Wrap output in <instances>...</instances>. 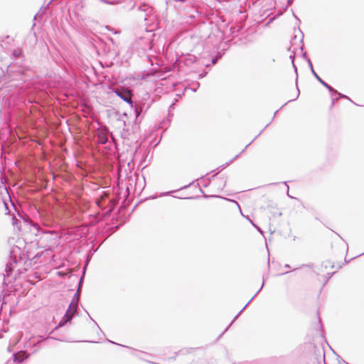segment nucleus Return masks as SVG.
<instances>
[{
	"label": "nucleus",
	"mask_w": 364,
	"mask_h": 364,
	"mask_svg": "<svg viewBox=\"0 0 364 364\" xmlns=\"http://www.w3.org/2000/svg\"><path fill=\"white\" fill-rule=\"evenodd\" d=\"M356 105H358V104H355ZM359 106H364V105L360 104Z\"/></svg>",
	"instance_id": "obj_48"
},
{
	"label": "nucleus",
	"mask_w": 364,
	"mask_h": 364,
	"mask_svg": "<svg viewBox=\"0 0 364 364\" xmlns=\"http://www.w3.org/2000/svg\"><path fill=\"white\" fill-rule=\"evenodd\" d=\"M227 183V178L221 176L219 178V181L217 183L218 188L220 190H223Z\"/></svg>",
	"instance_id": "obj_16"
},
{
	"label": "nucleus",
	"mask_w": 364,
	"mask_h": 364,
	"mask_svg": "<svg viewBox=\"0 0 364 364\" xmlns=\"http://www.w3.org/2000/svg\"><path fill=\"white\" fill-rule=\"evenodd\" d=\"M41 254H42V252H41V253L38 252V253H37V254L33 257V259H38L41 256Z\"/></svg>",
	"instance_id": "obj_30"
},
{
	"label": "nucleus",
	"mask_w": 364,
	"mask_h": 364,
	"mask_svg": "<svg viewBox=\"0 0 364 364\" xmlns=\"http://www.w3.org/2000/svg\"><path fill=\"white\" fill-rule=\"evenodd\" d=\"M218 173H219V172H217L216 173H215L214 175H213V176H211V178H208V181H211V179H213V178H215V177L218 174ZM209 183H210V182H208V183H205V184L204 185V186H205V187H206V186H208V185Z\"/></svg>",
	"instance_id": "obj_26"
},
{
	"label": "nucleus",
	"mask_w": 364,
	"mask_h": 364,
	"mask_svg": "<svg viewBox=\"0 0 364 364\" xmlns=\"http://www.w3.org/2000/svg\"><path fill=\"white\" fill-rule=\"evenodd\" d=\"M200 191L203 194H204V192H203V191L201 188L200 189Z\"/></svg>",
	"instance_id": "obj_45"
},
{
	"label": "nucleus",
	"mask_w": 364,
	"mask_h": 364,
	"mask_svg": "<svg viewBox=\"0 0 364 364\" xmlns=\"http://www.w3.org/2000/svg\"><path fill=\"white\" fill-rule=\"evenodd\" d=\"M118 97L122 99L124 101L127 102L132 107H134V113H135V119L134 124H137V118L142 112L144 108L146 107V109H148L150 107V103H146L143 100L141 102H136L132 100V95H126V94H132L133 92H114Z\"/></svg>",
	"instance_id": "obj_2"
},
{
	"label": "nucleus",
	"mask_w": 364,
	"mask_h": 364,
	"mask_svg": "<svg viewBox=\"0 0 364 364\" xmlns=\"http://www.w3.org/2000/svg\"><path fill=\"white\" fill-rule=\"evenodd\" d=\"M313 75L315 76V77L326 87L328 90L330 92H335L337 91L334 88H333L331 86H330L328 84H327L326 82H324L322 78H321L315 71H313Z\"/></svg>",
	"instance_id": "obj_12"
},
{
	"label": "nucleus",
	"mask_w": 364,
	"mask_h": 364,
	"mask_svg": "<svg viewBox=\"0 0 364 364\" xmlns=\"http://www.w3.org/2000/svg\"><path fill=\"white\" fill-rule=\"evenodd\" d=\"M331 93V107L333 106L336 101L341 98H346L348 100H350L346 95H343L341 92H330Z\"/></svg>",
	"instance_id": "obj_11"
},
{
	"label": "nucleus",
	"mask_w": 364,
	"mask_h": 364,
	"mask_svg": "<svg viewBox=\"0 0 364 364\" xmlns=\"http://www.w3.org/2000/svg\"><path fill=\"white\" fill-rule=\"evenodd\" d=\"M306 61H307V63H308V64H309V67L311 68V72L313 73V71H314V70L313 65H312V63L311 62V60L309 58H306Z\"/></svg>",
	"instance_id": "obj_24"
},
{
	"label": "nucleus",
	"mask_w": 364,
	"mask_h": 364,
	"mask_svg": "<svg viewBox=\"0 0 364 364\" xmlns=\"http://www.w3.org/2000/svg\"><path fill=\"white\" fill-rule=\"evenodd\" d=\"M109 131L107 128L100 129L97 130V142L101 144H105L108 142Z\"/></svg>",
	"instance_id": "obj_6"
},
{
	"label": "nucleus",
	"mask_w": 364,
	"mask_h": 364,
	"mask_svg": "<svg viewBox=\"0 0 364 364\" xmlns=\"http://www.w3.org/2000/svg\"><path fill=\"white\" fill-rule=\"evenodd\" d=\"M75 93L76 94V95H75V96H78V95H77V94H78L79 92H75Z\"/></svg>",
	"instance_id": "obj_46"
},
{
	"label": "nucleus",
	"mask_w": 364,
	"mask_h": 364,
	"mask_svg": "<svg viewBox=\"0 0 364 364\" xmlns=\"http://www.w3.org/2000/svg\"><path fill=\"white\" fill-rule=\"evenodd\" d=\"M132 355H135V356H137L136 354H135L134 353H133Z\"/></svg>",
	"instance_id": "obj_59"
},
{
	"label": "nucleus",
	"mask_w": 364,
	"mask_h": 364,
	"mask_svg": "<svg viewBox=\"0 0 364 364\" xmlns=\"http://www.w3.org/2000/svg\"><path fill=\"white\" fill-rule=\"evenodd\" d=\"M147 362L149 363H151V364H156L154 362H151V361H147Z\"/></svg>",
	"instance_id": "obj_43"
},
{
	"label": "nucleus",
	"mask_w": 364,
	"mask_h": 364,
	"mask_svg": "<svg viewBox=\"0 0 364 364\" xmlns=\"http://www.w3.org/2000/svg\"><path fill=\"white\" fill-rule=\"evenodd\" d=\"M113 114L117 118L119 126L126 127L125 119L127 118V114L125 112L121 114L119 111H114Z\"/></svg>",
	"instance_id": "obj_10"
},
{
	"label": "nucleus",
	"mask_w": 364,
	"mask_h": 364,
	"mask_svg": "<svg viewBox=\"0 0 364 364\" xmlns=\"http://www.w3.org/2000/svg\"><path fill=\"white\" fill-rule=\"evenodd\" d=\"M170 122H171V119H167V123H168V124H169V123H170Z\"/></svg>",
	"instance_id": "obj_44"
},
{
	"label": "nucleus",
	"mask_w": 364,
	"mask_h": 364,
	"mask_svg": "<svg viewBox=\"0 0 364 364\" xmlns=\"http://www.w3.org/2000/svg\"><path fill=\"white\" fill-rule=\"evenodd\" d=\"M109 342H110L111 343H113V344L119 345L118 343H114V342H113V341H109Z\"/></svg>",
	"instance_id": "obj_40"
},
{
	"label": "nucleus",
	"mask_w": 364,
	"mask_h": 364,
	"mask_svg": "<svg viewBox=\"0 0 364 364\" xmlns=\"http://www.w3.org/2000/svg\"><path fill=\"white\" fill-rule=\"evenodd\" d=\"M296 90H297V92L300 91L297 86H296Z\"/></svg>",
	"instance_id": "obj_51"
},
{
	"label": "nucleus",
	"mask_w": 364,
	"mask_h": 364,
	"mask_svg": "<svg viewBox=\"0 0 364 364\" xmlns=\"http://www.w3.org/2000/svg\"><path fill=\"white\" fill-rule=\"evenodd\" d=\"M12 55L15 58H20L22 55V50L21 48L15 49L14 50Z\"/></svg>",
	"instance_id": "obj_20"
},
{
	"label": "nucleus",
	"mask_w": 364,
	"mask_h": 364,
	"mask_svg": "<svg viewBox=\"0 0 364 364\" xmlns=\"http://www.w3.org/2000/svg\"><path fill=\"white\" fill-rule=\"evenodd\" d=\"M121 346H122L125 347L124 346H122V345H121ZM126 347H127V348H129V346H126Z\"/></svg>",
	"instance_id": "obj_60"
},
{
	"label": "nucleus",
	"mask_w": 364,
	"mask_h": 364,
	"mask_svg": "<svg viewBox=\"0 0 364 364\" xmlns=\"http://www.w3.org/2000/svg\"><path fill=\"white\" fill-rule=\"evenodd\" d=\"M184 95V92H182V94H177V98H175L173 102L170 105L168 112H170L171 109H174V105L177 102L178 98L181 97L182 95Z\"/></svg>",
	"instance_id": "obj_21"
},
{
	"label": "nucleus",
	"mask_w": 364,
	"mask_h": 364,
	"mask_svg": "<svg viewBox=\"0 0 364 364\" xmlns=\"http://www.w3.org/2000/svg\"><path fill=\"white\" fill-rule=\"evenodd\" d=\"M21 249L14 246L11 248L10 255L9 257L8 262L6 264L5 271L9 276L14 269V265L17 264L19 261H21Z\"/></svg>",
	"instance_id": "obj_3"
},
{
	"label": "nucleus",
	"mask_w": 364,
	"mask_h": 364,
	"mask_svg": "<svg viewBox=\"0 0 364 364\" xmlns=\"http://www.w3.org/2000/svg\"><path fill=\"white\" fill-rule=\"evenodd\" d=\"M46 248V250H50V248H46V247H44Z\"/></svg>",
	"instance_id": "obj_58"
},
{
	"label": "nucleus",
	"mask_w": 364,
	"mask_h": 364,
	"mask_svg": "<svg viewBox=\"0 0 364 364\" xmlns=\"http://www.w3.org/2000/svg\"><path fill=\"white\" fill-rule=\"evenodd\" d=\"M299 94H300V92H296L294 95H292V97H291V99H289V100L287 102H285V103H284V105H282V106L279 109H277V110L274 112V116H273V117H272V120H273V119H274V118L275 117V116H276L277 113V112H279V110H280L283 107H284L287 103H289V102H292V101H294V100H297V99L299 98Z\"/></svg>",
	"instance_id": "obj_15"
},
{
	"label": "nucleus",
	"mask_w": 364,
	"mask_h": 364,
	"mask_svg": "<svg viewBox=\"0 0 364 364\" xmlns=\"http://www.w3.org/2000/svg\"><path fill=\"white\" fill-rule=\"evenodd\" d=\"M89 316H90L89 315ZM90 319H91L92 321H93V322H94L95 325V326H97V327L100 330V327H99L98 324L97 323V322H96L95 321H94L91 317H90Z\"/></svg>",
	"instance_id": "obj_34"
},
{
	"label": "nucleus",
	"mask_w": 364,
	"mask_h": 364,
	"mask_svg": "<svg viewBox=\"0 0 364 364\" xmlns=\"http://www.w3.org/2000/svg\"><path fill=\"white\" fill-rule=\"evenodd\" d=\"M29 357V354L26 350H19L13 353V360L17 363H21Z\"/></svg>",
	"instance_id": "obj_9"
},
{
	"label": "nucleus",
	"mask_w": 364,
	"mask_h": 364,
	"mask_svg": "<svg viewBox=\"0 0 364 364\" xmlns=\"http://www.w3.org/2000/svg\"><path fill=\"white\" fill-rule=\"evenodd\" d=\"M184 199H192L193 198L192 197H187V198H183Z\"/></svg>",
	"instance_id": "obj_42"
},
{
	"label": "nucleus",
	"mask_w": 364,
	"mask_h": 364,
	"mask_svg": "<svg viewBox=\"0 0 364 364\" xmlns=\"http://www.w3.org/2000/svg\"><path fill=\"white\" fill-rule=\"evenodd\" d=\"M284 267L288 269L291 268L289 264H285Z\"/></svg>",
	"instance_id": "obj_38"
},
{
	"label": "nucleus",
	"mask_w": 364,
	"mask_h": 364,
	"mask_svg": "<svg viewBox=\"0 0 364 364\" xmlns=\"http://www.w3.org/2000/svg\"><path fill=\"white\" fill-rule=\"evenodd\" d=\"M80 301V293L79 289H77V291L74 294L73 299L71 302H73V304H76L77 310L78 309V304Z\"/></svg>",
	"instance_id": "obj_18"
},
{
	"label": "nucleus",
	"mask_w": 364,
	"mask_h": 364,
	"mask_svg": "<svg viewBox=\"0 0 364 364\" xmlns=\"http://www.w3.org/2000/svg\"><path fill=\"white\" fill-rule=\"evenodd\" d=\"M205 74H206V73L204 74V75H205ZM200 77H203V75L200 74Z\"/></svg>",
	"instance_id": "obj_49"
},
{
	"label": "nucleus",
	"mask_w": 364,
	"mask_h": 364,
	"mask_svg": "<svg viewBox=\"0 0 364 364\" xmlns=\"http://www.w3.org/2000/svg\"><path fill=\"white\" fill-rule=\"evenodd\" d=\"M143 78H144L143 77H141V78H139V77H138L137 80H138V81H141V80H143Z\"/></svg>",
	"instance_id": "obj_39"
},
{
	"label": "nucleus",
	"mask_w": 364,
	"mask_h": 364,
	"mask_svg": "<svg viewBox=\"0 0 364 364\" xmlns=\"http://www.w3.org/2000/svg\"><path fill=\"white\" fill-rule=\"evenodd\" d=\"M168 117H173V114H170V113H168Z\"/></svg>",
	"instance_id": "obj_47"
},
{
	"label": "nucleus",
	"mask_w": 364,
	"mask_h": 364,
	"mask_svg": "<svg viewBox=\"0 0 364 364\" xmlns=\"http://www.w3.org/2000/svg\"><path fill=\"white\" fill-rule=\"evenodd\" d=\"M333 274V273H332L331 274H329L328 278L331 277V275H332Z\"/></svg>",
	"instance_id": "obj_55"
},
{
	"label": "nucleus",
	"mask_w": 364,
	"mask_h": 364,
	"mask_svg": "<svg viewBox=\"0 0 364 364\" xmlns=\"http://www.w3.org/2000/svg\"><path fill=\"white\" fill-rule=\"evenodd\" d=\"M183 62L184 65L187 67H191L193 64H196L197 66H209L208 60H206L205 58L197 59V58L195 55L190 54L186 55L183 59Z\"/></svg>",
	"instance_id": "obj_4"
},
{
	"label": "nucleus",
	"mask_w": 364,
	"mask_h": 364,
	"mask_svg": "<svg viewBox=\"0 0 364 364\" xmlns=\"http://www.w3.org/2000/svg\"><path fill=\"white\" fill-rule=\"evenodd\" d=\"M303 57L306 60V58H308V57H307V55H306V53H304L303 54Z\"/></svg>",
	"instance_id": "obj_37"
},
{
	"label": "nucleus",
	"mask_w": 364,
	"mask_h": 364,
	"mask_svg": "<svg viewBox=\"0 0 364 364\" xmlns=\"http://www.w3.org/2000/svg\"><path fill=\"white\" fill-rule=\"evenodd\" d=\"M265 278H264V276H263V282H262V284L261 286V287L259 289V290L255 293V294L250 299V300L246 304V305L240 311V312L233 318V319L232 320V321L230 322V325L224 330V331L222 333V334L220 335V336L222 335H223L227 331L228 329L229 328V327L235 322V321L238 318V316H240V314L242 312V311L247 306V305L253 300V299L257 295V294L262 290V289L263 288L264 285V282H265Z\"/></svg>",
	"instance_id": "obj_8"
},
{
	"label": "nucleus",
	"mask_w": 364,
	"mask_h": 364,
	"mask_svg": "<svg viewBox=\"0 0 364 364\" xmlns=\"http://www.w3.org/2000/svg\"><path fill=\"white\" fill-rule=\"evenodd\" d=\"M137 10L139 11H142V12L145 13L144 19L146 20V16H147L148 14L151 11V9L148 5L144 4L141 5V6H139L137 7Z\"/></svg>",
	"instance_id": "obj_14"
},
{
	"label": "nucleus",
	"mask_w": 364,
	"mask_h": 364,
	"mask_svg": "<svg viewBox=\"0 0 364 364\" xmlns=\"http://www.w3.org/2000/svg\"><path fill=\"white\" fill-rule=\"evenodd\" d=\"M14 68L15 65H13L6 66L7 75L0 77V91H12L17 89L23 82H26L30 77L29 70L20 68L16 70Z\"/></svg>",
	"instance_id": "obj_1"
},
{
	"label": "nucleus",
	"mask_w": 364,
	"mask_h": 364,
	"mask_svg": "<svg viewBox=\"0 0 364 364\" xmlns=\"http://www.w3.org/2000/svg\"><path fill=\"white\" fill-rule=\"evenodd\" d=\"M22 90V87H20L18 91H21Z\"/></svg>",
	"instance_id": "obj_56"
},
{
	"label": "nucleus",
	"mask_w": 364,
	"mask_h": 364,
	"mask_svg": "<svg viewBox=\"0 0 364 364\" xmlns=\"http://www.w3.org/2000/svg\"><path fill=\"white\" fill-rule=\"evenodd\" d=\"M65 94H66L67 92H64ZM66 97H68L69 95H65Z\"/></svg>",
	"instance_id": "obj_57"
},
{
	"label": "nucleus",
	"mask_w": 364,
	"mask_h": 364,
	"mask_svg": "<svg viewBox=\"0 0 364 364\" xmlns=\"http://www.w3.org/2000/svg\"><path fill=\"white\" fill-rule=\"evenodd\" d=\"M257 137V136H255V139H254L251 142H250L247 145H246V146L245 147V149H243L239 154L236 155L233 159H232L231 160H230V161H228V162H227V163H225V164H223V165H222V166H220V167H221L222 168H226L228 166H229L231 163H232V161H233L234 160H235V159L239 156V155H240V154L243 153V152L245 151V149H247V147H248V146L252 144V141H254Z\"/></svg>",
	"instance_id": "obj_13"
},
{
	"label": "nucleus",
	"mask_w": 364,
	"mask_h": 364,
	"mask_svg": "<svg viewBox=\"0 0 364 364\" xmlns=\"http://www.w3.org/2000/svg\"><path fill=\"white\" fill-rule=\"evenodd\" d=\"M97 204L98 206H100V202L99 201L97 202Z\"/></svg>",
	"instance_id": "obj_52"
},
{
	"label": "nucleus",
	"mask_w": 364,
	"mask_h": 364,
	"mask_svg": "<svg viewBox=\"0 0 364 364\" xmlns=\"http://www.w3.org/2000/svg\"><path fill=\"white\" fill-rule=\"evenodd\" d=\"M363 255H364V252L363 253H360V255H357L355 257H358L361 256Z\"/></svg>",
	"instance_id": "obj_41"
},
{
	"label": "nucleus",
	"mask_w": 364,
	"mask_h": 364,
	"mask_svg": "<svg viewBox=\"0 0 364 364\" xmlns=\"http://www.w3.org/2000/svg\"><path fill=\"white\" fill-rule=\"evenodd\" d=\"M262 131H263V129H262L259 133H258V135H257V136L260 135V134H261V132H262Z\"/></svg>",
	"instance_id": "obj_54"
},
{
	"label": "nucleus",
	"mask_w": 364,
	"mask_h": 364,
	"mask_svg": "<svg viewBox=\"0 0 364 364\" xmlns=\"http://www.w3.org/2000/svg\"><path fill=\"white\" fill-rule=\"evenodd\" d=\"M292 65H293V67H294V70L296 72V71H297V70H296V66H295V65H294V59H292Z\"/></svg>",
	"instance_id": "obj_35"
},
{
	"label": "nucleus",
	"mask_w": 364,
	"mask_h": 364,
	"mask_svg": "<svg viewBox=\"0 0 364 364\" xmlns=\"http://www.w3.org/2000/svg\"><path fill=\"white\" fill-rule=\"evenodd\" d=\"M306 61H307V63H308V64H309V67L311 68V72L313 73V71H314V70L313 65H312V63L311 62V60L309 58H306Z\"/></svg>",
	"instance_id": "obj_25"
},
{
	"label": "nucleus",
	"mask_w": 364,
	"mask_h": 364,
	"mask_svg": "<svg viewBox=\"0 0 364 364\" xmlns=\"http://www.w3.org/2000/svg\"><path fill=\"white\" fill-rule=\"evenodd\" d=\"M193 183L194 182L190 183L189 184L183 186L181 188H178V190H176V191H168V192L162 193H161L160 196H169L172 193H174L176 191H180V190H182V189H186V188L190 187Z\"/></svg>",
	"instance_id": "obj_17"
},
{
	"label": "nucleus",
	"mask_w": 364,
	"mask_h": 364,
	"mask_svg": "<svg viewBox=\"0 0 364 364\" xmlns=\"http://www.w3.org/2000/svg\"><path fill=\"white\" fill-rule=\"evenodd\" d=\"M122 91H127V92H129V91H132L131 90H129V88H126V89H123Z\"/></svg>",
	"instance_id": "obj_36"
},
{
	"label": "nucleus",
	"mask_w": 364,
	"mask_h": 364,
	"mask_svg": "<svg viewBox=\"0 0 364 364\" xmlns=\"http://www.w3.org/2000/svg\"><path fill=\"white\" fill-rule=\"evenodd\" d=\"M144 96L143 97V100H144L146 101V99L149 98L148 92H144Z\"/></svg>",
	"instance_id": "obj_28"
},
{
	"label": "nucleus",
	"mask_w": 364,
	"mask_h": 364,
	"mask_svg": "<svg viewBox=\"0 0 364 364\" xmlns=\"http://www.w3.org/2000/svg\"><path fill=\"white\" fill-rule=\"evenodd\" d=\"M48 339L49 338H50V339H55V340L60 341H65V340H64V339L55 338L52 337V336H49V337H48Z\"/></svg>",
	"instance_id": "obj_32"
},
{
	"label": "nucleus",
	"mask_w": 364,
	"mask_h": 364,
	"mask_svg": "<svg viewBox=\"0 0 364 364\" xmlns=\"http://www.w3.org/2000/svg\"><path fill=\"white\" fill-rule=\"evenodd\" d=\"M70 94H71L70 95H72V96H75V95L72 94V92H70Z\"/></svg>",
	"instance_id": "obj_53"
},
{
	"label": "nucleus",
	"mask_w": 364,
	"mask_h": 364,
	"mask_svg": "<svg viewBox=\"0 0 364 364\" xmlns=\"http://www.w3.org/2000/svg\"><path fill=\"white\" fill-rule=\"evenodd\" d=\"M284 183L286 185L287 188V196H288L289 198H292V197L289 195V186L287 184V182H284Z\"/></svg>",
	"instance_id": "obj_31"
},
{
	"label": "nucleus",
	"mask_w": 364,
	"mask_h": 364,
	"mask_svg": "<svg viewBox=\"0 0 364 364\" xmlns=\"http://www.w3.org/2000/svg\"><path fill=\"white\" fill-rule=\"evenodd\" d=\"M67 323H68V321H65L64 320V318H63L58 323V326L55 327V329L58 328H61L63 326H64Z\"/></svg>",
	"instance_id": "obj_22"
},
{
	"label": "nucleus",
	"mask_w": 364,
	"mask_h": 364,
	"mask_svg": "<svg viewBox=\"0 0 364 364\" xmlns=\"http://www.w3.org/2000/svg\"><path fill=\"white\" fill-rule=\"evenodd\" d=\"M77 313L76 304H73V302H70L68 309H67L65 315L63 318L68 322H70L75 314Z\"/></svg>",
	"instance_id": "obj_7"
},
{
	"label": "nucleus",
	"mask_w": 364,
	"mask_h": 364,
	"mask_svg": "<svg viewBox=\"0 0 364 364\" xmlns=\"http://www.w3.org/2000/svg\"><path fill=\"white\" fill-rule=\"evenodd\" d=\"M83 278H84V275H82L81 277L80 280L79 282L78 288H77V289H79V292L80 291V288H81V286H82Z\"/></svg>",
	"instance_id": "obj_27"
},
{
	"label": "nucleus",
	"mask_w": 364,
	"mask_h": 364,
	"mask_svg": "<svg viewBox=\"0 0 364 364\" xmlns=\"http://www.w3.org/2000/svg\"><path fill=\"white\" fill-rule=\"evenodd\" d=\"M225 200H230V201H233L234 203H236V205L238 206V208L240 209V205L238 204V203L235 200H230V199H228V198H225Z\"/></svg>",
	"instance_id": "obj_33"
},
{
	"label": "nucleus",
	"mask_w": 364,
	"mask_h": 364,
	"mask_svg": "<svg viewBox=\"0 0 364 364\" xmlns=\"http://www.w3.org/2000/svg\"><path fill=\"white\" fill-rule=\"evenodd\" d=\"M314 349H315V350H314L315 353H316V350L318 351V356L319 358H322L324 364H327L326 363V360H325V351H324V350L323 349H321H321H316V346H314Z\"/></svg>",
	"instance_id": "obj_19"
},
{
	"label": "nucleus",
	"mask_w": 364,
	"mask_h": 364,
	"mask_svg": "<svg viewBox=\"0 0 364 364\" xmlns=\"http://www.w3.org/2000/svg\"><path fill=\"white\" fill-rule=\"evenodd\" d=\"M191 91H193V92L196 91L195 89H191Z\"/></svg>",
	"instance_id": "obj_50"
},
{
	"label": "nucleus",
	"mask_w": 364,
	"mask_h": 364,
	"mask_svg": "<svg viewBox=\"0 0 364 364\" xmlns=\"http://www.w3.org/2000/svg\"><path fill=\"white\" fill-rule=\"evenodd\" d=\"M31 225L36 230L37 232L36 233L38 235L40 233H42L46 240H50V237L56 236V232L53 230H44L41 226L35 223H31Z\"/></svg>",
	"instance_id": "obj_5"
},
{
	"label": "nucleus",
	"mask_w": 364,
	"mask_h": 364,
	"mask_svg": "<svg viewBox=\"0 0 364 364\" xmlns=\"http://www.w3.org/2000/svg\"><path fill=\"white\" fill-rule=\"evenodd\" d=\"M250 222L252 223V225H254V226L257 229V230H258L260 233L263 234V232H262V230H261V228H260L259 227H258L257 225H256L255 224H254L251 220H250Z\"/></svg>",
	"instance_id": "obj_29"
},
{
	"label": "nucleus",
	"mask_w": 364,
	"mask_h": 364,
	"mask_svg": "<svg viewBox=\"0 0 364 364\" xmlns=\"http://www.w3.org/2000/svg\"><path fill=\"white\" fill-rule=\"evenodd\" d=\"M220 57H221L220 55H216V56L213 57V58L211 59V63H212V64H213V65H214V64H215V63L218 62V59H219Z\"/></svg>",
	"instance_id": "obj_23"
}]
</instances>
